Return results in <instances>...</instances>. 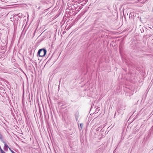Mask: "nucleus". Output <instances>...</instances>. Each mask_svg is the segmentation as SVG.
<instances>
[{"mask_svg":"<svg viewBox=\"0 0 153 153\" xmlns=\"http://www.w3.org/2000/svg\"><path fill=\"white\" fill-rule=\"evenodd\" d=\"M47 52L46 50L44 48H42L39 50V56L43 57L46 55Z\"/></svg>","mask_w":153,"mask_h":153,"instance_id":"1","label":"nucleus"},{"mask_svg":"<svg viewBox=\"0 0 153 153\" xmlns=\"http://www.w3.org/2000/svg\"><path fill=\"white\" fill-rule=\"evenodd\" d=\"M3 143H4L5 147L4 148V150H8V148H9L7 145L5 143V142L3 140L1 141Z\"/></svg>","mask_w":153,"mask_h":153,"instance_id":"2","label":"nucleus"},{"mask_svg":"<svg viewBox=\"0 0 153 153\" xmlns=\"http://www.w3.org/2000/svg\"><path fill=\"white\" fill-rule=\"evenodd\" d=\"M83 126V124L82 123H81L80 124V126H79V128L80 130H81L82 128V127Z\"/></svg>","mask_w":153,"mask_h":153,"instance_id":"3","label":"nucleus"},{"mask_svg":"<svg viewBox=\"0 0 153 153\" xmlns=\"http://www.w3.org/2000/svg\"><path fill=\"white\" fill-rule=\"evenodd\" d=\"M75 118H79V112H76L75 114Z\"/></svg>","mask_w":153,"mask_h":153,"instance_id":"4","label":"nucleus"},{"mask_svg":"<svg viewBox=\"0 0 153 153\" xmlns=\"http://www.w3.org/2000/svg\"><path fill=\"white\" fill-rule=\"evenodd\" d=\"M146 29V28H145V27H142V28L141 29H140V30L141 32V33H143L144 32V30Z\"/></svg>","mask_w":153,"mask_h":153,"instance_id":"5","label":"nucleus"},{"mask_svg":"<svg viewBox=\"0 0 153 153\" xmlns=\"http://www.w3.org/2000/svg\"><path fill=\"white\" fill-rule=\"evenodd\" d=\"M35 108H36V110L35 111V112H34V115L35 117L36 118L35 114H36L37 117V110H36V105H35Z\"/></svg>","mask_w":153,"mask_h":153,"instance_id":"6","label":"nucleus"},{"mask_svg":"<svg viewBox=\"0 0 153 153\" xmlns=\"http://www.w3.org/2000/svg\"><path fill=\"white\" fill-rule=\"evenodd\" d=\"M3 135L1 134V132L0 131V140L1 141L3 140Z\"/></svg>","mask_w":153,"mask_h":153,"instance_id":"7","label":"nucleus"},{"mask_svg":"<svg viewBox=\"0 0 153 153\" xmlns=\"http://www.w3.org/2000/svg\"><path fill=\"white\" fill-rule=\"evenodd\" d=\"M38 25H37V27L36 28V29L35 30V31L34 32V33L33 34V36H34L36 32L37 31V28L38 27Z\"/></svg>","mask_w":153,"mask_h":153,"instance_id":"8","label":"nucleus"},{"mask_svg":"<svg viewBox=\"0 0 153 153\" xmlns=\"http://www.w3.org/2000/svg\"><path fill=\"white\" fill-rule=\"evenodd\" d=\"M133 14V13H130L129 15V17L130 18V17H131Z\"/></svg>","mask_w":153,"mask_h":153,"instance_id":"9","label":"nucleus"},{"mask_svg":"<svg viewBox=\"0 0 153 153\" xmlns=\"http://www.w3.org/2000/svg\"><path fill=\"white\" fill-rule=\"evenodd\" d=\"M44 39V38H42L41 39L39 40V43L41 42Z\"/></svg>","mask_w":153,"mask_h":153,"instance_id":"10","label":"nucleus"},{"mask_svg":"<svg viewBox=\"0 0 153 153\" xmlns=\"http://www.w3.org/2000/svg\"><path fill=\"white\" fill-rule=\"evenodd\" d=\"M39 113H40V117H41V115H42L41 112V111L40 110V107H39Z\"/></svg>","mask_w":153,"mask_h":153,"instance_id":"11","label":"nucleus"},{"mask_svg":"<svg viewBox=\"0 0 153 153\" xmlns=\"http://www.w3.org/2000/svg\"><path fill=\"white\" fill-rule=\"evenodd\" d=\"M0 151L1 153H5V152L2 149H1Z\"/></svg>","mask_w":153,"mask_h":153,"instance_id":"12","label":"nucleus"},{"mask_svg":"<svg viewBox=\"0 0 153 153\" xmlns=\"http://www.w3.org/2000/svg\"><path fill=\"white\" fill-rule=\"evenodd\" d=\"M150 134H149L148 136H147L146 137V139H147V138H148L149 137H150Z\"/></svg>","mask_w":153,"mask_h":153,"instance_id":"13","label":"nucleus"},{"mask_svg":"<svg viewBox=\"0 0 153 153\" xmlns=\"http://www.w3.org/2000/svg\"><path fill=\"white\" fill-rule=\"evenodd\" d=\"M36 101H37V102L38 103V99L37 97V98Z\"/></svg>","mask_w":153,"mask_h":153,"instance_id":"14","label":"nucleus"},{"mask_svg":"<svg viewBox=\"0 0 153 153\" xmlns=\"http://www.w3.org/2000/svg\"><path fill=\"white\" fill-rule=\"evenodd\" d=\"M76 118V121H77L78 120V118Z\"/></svg>","mask_w":153,"mask_h":153,"instance_id":"15","label":"nucleus"},{"mask_svg":"<svg viewBox=\"0 0 153 153\" xmlns=\"http://www.w3.org/2000/svg\"><path fill=\"white\" fill-rule=\"evenodd\" d=\"M11 152H12V153H16L15 152L13 151V150H11Z\"/></svg>","mask_w":153,"mask_h":153,"instance_id":"16","label":"nucleus"},{"mask_svg":"<svg viewBox=\"0 0 153 153\" xmlns=\"http://www.w3.org/2000/svg\"><path fill=\"white\" fill-rule=\"evenodd\" d=\"M37 56H38V52H37Z\"/></svg>","mask_w":153,"mask_h":153,"instance_id":"17","label":"nucleus"},{"mask_svg":"<svg viewBox=\"0 0 153 153\" xmlns=\"http://www.w3.org/2000/svg\"><path fill=\"white\" fill-rule=\"evenodd\" d=\"M54 152H55V153H56V152L54 149Z\"/></svg>","mask_w":153,"mask_h":153,"instance_id":"18","label":"nucleus"},{"mask_svg":"<svg viewBox=\"0 0 153 153\" xmlns=\"http://www.w3.org/2000/svg\"><path fill=\"white\" fill-rule=\"evenodd\" d=\"M35 41H36H36L37 42H36V43H38V41H37L36 40Z\"/></svg>","mask_w":153,"mask_h":153,"instance_id":"19","label":"nucleus"},{"mask_svg":"<svg viewBox=\"0 0 153 153\" xmlns=\"http://www.w3.org/2000/svg\"><path fill=\"white\" fill-rule=\"evenodd\" d=\"M116 114V112L115 113V114H114V117H115V116Z\"/></svg>","mask_w":153,"mask_h":153,"instance_id":"20","label":"nucleus"},{"mask_svg":"<svg viewBox=\"0 0 153 153\" xmlns=\"http://www.w3.org/2000/svg\"><path fill=\"white\" fill-rule=\"evenodd\" d=\"M37 64H36V67L37 68Z\"/></svg>","mask_w":153,"mask_h":153,"instance_id":"21","label":"nucleus"},{"mask_svg":"<svg viewBox=\"0 0 153 153\" xmlns=\"http://www.w3.org/2000/svg\"><path fill=\"white\" fill-rule=\"evenodd\" d=\"M9 149L11 151V150H12L10 148H9Z\"/></svg>","mask_w":153,"mask_h":153,"instance_id":"22","label":"nucleus"},{"mask_svg":"<svg viewBox=\"0 0 153 153\" xmlns=\"http://www.w3.org/2000/svg\"><path fill=\"white\" fill-rule=\"evenodd\" d=\"M38 88H37V91H38Z\"/></svg>","mask_w":153,"mask_h":153,"instance_id":"23","label":"nucleus"},{"mask_svg":"<svg viewBox=\"0 0 153 153\" xmlns=\"http://www.w3.org/2000/svg\"><path fill=\"white\" fill-rule=\"evenodd\" d=\"M45 2V1H43V2Z\"/></svg>","mask_w":153,"mask_h":153,"instance_id":"24","label":"nucleus"}]
</instances>
